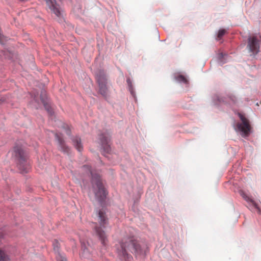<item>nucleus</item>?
<instances>
[{"instance_id":"obj_1","label":"nucleus","mask_w":261,"mask_h":261,"mask_svg":"<svg viewBox=\"0 0 261 261\" xmlns=\"http://www.w3.org/2000/svg\"><path fill=\"white\" fill-rule=\"evenodd\" d=\"M148 247L144 243H141L134 237L124 238L120 242V248L117 249L118 256L120 259L130 260L133 254L136 259H141L145 255Z\"/></svg>"},{"instance_id":"obj_2","label":"nucleus","mask_w":261,"mask_h":261,"mask_svg":"<svg viewBox=\"0 0 261 261\" xmlns=\"http://www.w3.org/2000/svg\"><path fill=\"white\" fill-rule=\"evenodd\" d=\"M97 215L99 226L96 224L94 227V231L100 241L102 247L104 249H106L108 247L109 241L108 236L104 231L103 228H105L109 223L108 219L105 212L103 210H99L97 212Z\"/></svg>"},{"instance_id":"obj_3","label":"nucleus","mask_w":261,"mask_h":261,"mask_svg":"<svg viewBox=\"0 0 261 261\" xmlns=\"http://www.w3.org/2000/svg\"><path fill=\"white\" fill-rule=\"evenodd\" d=\"M92 175V182L95 196L100 200H103L106 196V192L101 182L100 177L98 174H94L89 169Z\"/></svg>"},{"instance_id":"obj_4","label":"nucleus","mask_w":261,"mask_h":261,"mask_svg":"<svg viewBox=\"0 0 261 261\" xmlns=\"http://www.w3.org/2000/svg\"><path fill=\"white\" fill-rule=\"evenodd\" d=\"M13 154L18 159L19 164L18 165V168L22 173L27 172L30 167L29 165L24 164L27 159V156L21 146H16L14 147Z\"/></svg>"},{"instance_id":"obj_5","label":"nucleus","mask_w":261,"mask_h":261,"mask_svg":"<svg viewBox=\"0 0 261 261\" xmlns=\"http://www.w3.org/2000/svg\"><path fill=\"white\" fill-rule=\"evenodd\" d=\"M238 115L241 122L237 124V129L241 133V135L243 137L248 136L250 134L251 129L249 121L243 114L239 113Z\"/></svg>"},{"instance_id":"obj_6","label":"nucleus","mask_w":261,"mask_h":261,"mask_svg":"<svg viewBox=\"0 0 261 261\" xmlns=\"http://www.w3.org/2000/svg\"><path fill=\"white\" fill-rule=\"evenodd\" d=\"M97 82L99 85V92L103 96H106L108 92L106 75L104 71L99 70L96 75Z\"/></svg>"},{"instance_id":"obj_7","label":"nucleus","mask_w":261,"mask_h":261,"mask_svg":"<svg viewBox=\"0 0 261 261\" xmlns=\"http://www.w3.org/2000/svg\"><path fill=\"white\" fill-rule=\"evenodd\" d=\"M259 40L255 36H251L248 38L247 47L252 55H256L259 51Z\"/></svg>"},{"instance_id":"obj_8","label":"nucleus","mask_w":261,"mask_h":261,"mask_svg":"<svg viewBox=\"0 0 261 261\" xmlns=\"http://www.w3.org/2000/svg\"><path fill=\"white\" fill-rule=\"evenodd\" d=\"M47 6L50 10L58 17L63 16V11L60 6L57 4L55 0H45Z\"/></svg>"},{"instance_id":"obj_9","label":"nucleus","mask_w":261,"mask_h":261,"mask_svg":"<svg viewBox=\"0 0 261 261\" xmlns=\"http://www.w3.org/2000/svg\"><path fill=\"white\" fill-rule=\"evenodd\" d=\"M53 245L54 250L57 255V261H65L66 260V258L63 253L60 252V244L59 242L56 240L53 241Z\"/></svg>"},{"instance_id":"obj_10","label":"nucleus","mask_w":261,"mask_h":261,"mask_svg":"<svg viewBox=\"0 0 261 261\" xmlns=\"http://www.w3.org/2000/svg\"><path fill=\"white\" fill-rule=\"evenodd\" d=\"M100 139L104 150L107 152H109L111 151L110 146L109 144L110 142V136L108 134H102L100 136Z\"/></svg>"},{"instance_id":"obj_11","label":"nucleus","mask_w":261,"mask_h":261,"mask_svg":"<svg viewBox=\"0 0 261 261\" xmlns=\"http://www.w3.org/2000/svg\"><path fill=\"white\" fill-rule=\"evenodd\" d=\"M56 138L58 139L59 144L61 150L64 152H68L69 151V148L67 147L64 142V140L57 134L56 135Z\"/></svg>"},{"instance_id":"obj_12","label":"nucleus","mask_w":261,"mask_h":261,"mask_svg":"<svg viewBox=\"0 0 261 261\" xmlns=\"http://www.w3.org/2000/svg\"><path fill=\"white\" fill-rule=\"evenodd\" d=\"M73 145L79 151H81L83 149V146L81 144V139L78 137H75L72 140Z\"/></svg>"},{"instance_id":"obj_13","label":"nucleus","mask_w":261,"mask_h":261,"mask_svg":"<svg viewBox=\"0 0 261 261\" xmlns=\"http://www.w3.org/2000/svg\"><path fill=\"white\" fill-rule=\"evenodd\" d=\"M241 195L246 201L250 202L255 208H258L257 204L251 197L243 192L241 193Z\"/></svg>"},{"instance_id":"obj_14","label":"nucleus","mask_w":261,"mask_h":261,"mask_svg":"<svg viewBox=\"0 0 261 261\" xmlns=\"http://www.w3.org/2000/svg\"><path fill=\"white\" fill-rule=\"evenodd\" d=\"M9 259V256L5 251L2 249H0V261H6Z\"/></svg>"},{"instance_id":"obj_15","label":"nucleus","mask_w":261,"mask_h":261,"mask_svg":"<svg viewBox=\"0 0 261 261\" xmlns=\"http://www.w3.org/2000/svg\"><path fill=\"white\" fill-rule=\"evenodd\" d=\"M80 256L81 257V259H87L88 258V257L90 256V253L88 251L87 249H84L83 252L80 253Z\"/></svg>"},{"instance_id":"obj_16","label":"nucleus","mask_w":261,"mask_h":261,"mask_svg":"<svg viewBox=\"0 0 261 261\" xmlns=\"http://www.w3.org/2000/svg\"><path fill=\"white\" fill-rule=\"evenodd\" d=\"M176 80L178 81L182 82L184 83H187L188 81L187 79L182 75H179L176 77Z\"/></svg>"},{"instance_id":"obj_17","label":"nucleus","mask_w":261,"mask_h":261,"mask_svg":"<svg viewBox=\"0 0 261 261\" xmlns=\"http://www.w3.org/2000/svg\"><path fill=\"white\" fill-rule=\"evenodd\" d=\"M226 31L224 29H222L219 30L218 34V38L220 39L224 34L226 33Z\"/></svg>"},{"instance_id":"obj_18","label":"nucleus","mask_w":261,"mask_h":261,"mask_svg":"<svg viewBox=\"0 0 261 261\" xmlns=\"http://www.w3.org/2000/svg\"><path fill=\"white\" fill-rule=\"evenodd\" d=\"M42 102L43 103L44 105V107L45 108V109L47 110V111L50 113V114H51L52 113V110L51 109V108H50L49 106H47V105H46L45 102V101L44 99H42Z\"/></svg>"},{"instance_id":"obj_19","label":"nucleus","mask_w":261,"mask_h":261,"mask_svg":"<svg viewBox=\"0 0 261 261\" xmlns=\"http://www.w3.org/2000/svg\"><path fill=\"white\" fill-rule=\"evenodd\" d=\"M63 127L65 129L66 133L67 135H69L70 134V129H69L68 126V125L65 126V125H64V126Z\"/></svg>"},{"instance_id":"obj_20","label":"nucleus","mask_w":261,"mask_h":261,"mask_svg":"<svg viewBox=\"0 0 261 261\" xmlns=\"http://www.w3.org/2000/svg\"><path fill=\"white\" fill-rule=\"evenodd\" d=\"M231 99H232V100L233 102H234V101H235V100H236V97H235V96H233V97L231 98Z\"/></svg>"},{"instance_id":"obj_21","label":"nucleus","mask_w":261,"mask_h":261,"mask_svg":"<svg viewBox=\"0 0 261 261\" xmlns=\"http://www.w3.org/2000/svg\"><path fill=\"white\" fill-rule=\"evenodd\" d=\"M127 82L128 83V84H130V80L129 79H127Z\"/></svg>"},{"instance_id":"obj_22","label":"nucleus","mask_w":261,"mask_h":261,"mask_svg":"<svg viewBox=\"0 0 261 261\" xmlns=\"http://www.w3.org/2000/svg\"><path fill=\"white\" fill-rule=\"evenodd\" d=\"M223 56H224V55H223V54L222 53H221V54H220V56H221L222 58V57H223Z\"/></svg>"}]
</instances>
